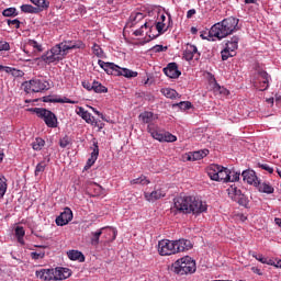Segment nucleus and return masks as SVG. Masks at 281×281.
<instances>
[{
	"instance_id": "nucleus-46",
	"label": "nucleus",
	"mask_w": 281,
	"mask_h": 281,
	"mask_svg": "<svg viewBox=\"0 0 281 281\" xmlns=\"http://www.w3.org/2000/svg\"><path fill=\"white\" fill-rule=\"evenodd\" d=\"M2 14L4 16H19V12H16V8L4 9Z\"/></svg>"
},
{
	"instance_id": "nucleus-11",
	"label": "nucleus",
	"mask_w": 281,
	"mask_h": 281,
	"mask_svg": "<svg viewBox=\"0 0 281 281\" xmlns=\"http://www.w3.org/2000/svg\"><path fill=\"white\" fill-rule=\"evenodd\" d=\"M106 229H109V235L112 234V239H109L108 241H112L117 238V231L115 228L102 227L97 232L91 233L90 243L93 247H98L100 245V236H102V234H104V231Z\"/></svg>"
},
{
	"instance_id": "nucleus-12",
	"label": "nucleus",
	"mask_w": 281,
	"mask_h": 281,
	"mask_svg": "<svg viewBox=\"0 0 281 281\" xmlns=\"http://www.w3.org/2000/svg\"><path fill=\"white\" fill-rule=\"evenodd\" d=\"M269 74L265 70H260L258 72V79L257 82H255V87L259 89V91H267L269 89V80H270Z\"/></svg>"
},
{
	"instance_id": "nucleus-23",
	"label": "nucleus",
	"mask_w": 281,
	"mask_h": 281,
	"mask_svg": "<svg viewBox=\"0 0 281 281\" xmlns=\"http://www.w3.org/2000/svg\"><path fill=\"white\" fill-rule=\"evenodd\" d=\"M209 155H210V150H207V149L193 151L191 155H189L188 160L189 161H199L200 159H203L204 157H207Z\"/></svg>"
},
{
	"instance_id": "nucleus-10",
	"label": "nucleus",
	"mask_w": 281,
	"mask_h": 281,
	"mask_svg": "<svg viewBox=\"0 0 281 281\" xmlns=\"http://www.w3.org/2000/svg\"><path fill=\"white\" fill-rule=\"evenodd\" d=\"M147 131L151 137L158 142H177V136L170 134L169 132L159 130V127H157L155 124H149L147 126Z\"/></svg>"
},
{
	"instance_id": "nucleus-5",
	"label": "nucleus",
	"mask_w": 281,
	"mask_h": 281,
	"mask_svg": "<svg viewBox=\"0 0 281 281\" xmlns=\"http://www.w3.org/2000/svg\"><path fill=\"white\" fill-rule=\"evenodd\" d=\"M98 65L101 69H104L105 74L109 76H124V78H137V71H133L127 68H121L114 63H105L104 60L99 59Z\"/></svg>"
},
{
	"instance_id": "nucleus-17",
	"label": "nucleus",
	"mask_w": 281,
	"mask_h": 281,
	"mask_svg": "<svg viewBox=\"0 0 281 281\" xmlns=\"http://www.w3.org/2000/svg\"><path fill=\"white\" fill-rule=\"evenodd\" d=\"M164 74L167 75L168 78H179L181 76V72L179 70V66L177 63H170L167 65L166 68H164Z\"/></svg>"
},
{
	"instance_id": "nucleus-58",
	"label": "nucleus",
	"mask_w": 281,
	"mask_h": 281,
	"mask_svg": "<svg viewBox=\"0 0 281 281\" xmlns=\"http://www.w3.org/2000/svg\"><path fill=\"white\" fill-rule=\"evenodd\" d=\"M43 102L58 103V98H54V97H52V95H47V97H44Z\"/></svg>"
},
{
	"instance_id": "nucleus-63",
	"label": "nucleus",
	"mask_w": 281,
	"mask_h": 281,
	"mask_svg": "<svg viewBox=\"0 0 281 281\" xmlns=\"http://www.w3.org/2000/svg\"><path fill=\"white\" fill-rule=\"evenodd\" d=\"M91 109H92L93 113H95V115H102V114L100 113V111H98L95 108H91Z\"/></svg>"
},
{
	"instance_id": "nucleus-41",
	"label": "nucleus",
	"mask_w": 281,
	"mask_h": 281,
	"mask_svg": "<svg viewBox=\"0 0 281 281\" xmlns=\"http://www.w3.org/2000/svg\"><path fill=\"white\" fill-rule=\"evenodd\" d=\"M236 203H238L239 205H241L243 207H247L249 205V200L247 199V196H245V194H240V196H238L237 199L234 200Z\"/></svg>"
},
{
	"instance_id": "nucleus-57",
	"label": "nucleus",
	"mask_w": 281,
	"mask_h": 281,
	"mask_svg": "<svg viewBox=\"0 0 281 281\" xmlns=\"http://www.w3.org/2000/svg\"><path fill=\"white\" fill-rule=\"evenodd\" d=\"M82 87L83 89H87V91H93V82H89V81H82Z\"/></svg>"
},
{
	"instance_id": "nucleus-26",
	"label": "nucleus",
	"mask_w": 281,
	"mask_h": 281,
	"mask_svg": "<svg viewBox=\"0 0 281 281\" xmlns=\"http://www.w3.org/2000/svg\"><path fill=\"white\" fill-rule=\"evenodd\" d=\"M222 167L223 166L213 164L207 168V175L212 181H216V178L218 177V172L221 171Z\"/></svg>"
},
{
	"instance_id": "nucleus-20",
	"label": "nucleus",
	"mask_w": 281,
	"mask_h": 281,
	"mask_svg": "<svg viewBox=\"0 0 281 281\" xmlns=\"http://www.w3.org/2000/svg\"><path fill=\"white\" fill-rule=\"evenodd\" d=\"M54 271L55 281L67 280V278H71V270H69L68 268H56Z\"/></svg>"
},
{
	"instance_id": "nucleus-42",
	"label": "nucleus",
	"mask_w": 281,
	"mask_h": 281,
	"mask_svg": "<svg viewBox=\"0 0 281 281\" xmlns=\"http://www.w3.org/2000/svg\"><path fill=\"white\" fill-rule=\"evenodd\" d=\"M214 93H220V95H229V90L225 87H221L220 85H215L213 88Z\"/></svg>"
},
{
	"instance_id": "nucleus-15",
	"label": "nucleus",
	"mask_w": 281,
	"mask_h": 281,
	"mask_svg": "<svg viewBox=\"0 0 281 281\" xmlns=\"http://www.w3.org/2000/svg\"><path fill=\"white\" fill-rule=\"evenodd\" d=\"M201 56V54L199 53V49L196 48V46L192 45V44H188L187 48L183 53V58L187 60H199V57Z\"/></svg>"
},
{
	"instance_id": "nucleus-29",
	"label": "nucleus",
	"mask_w": 281,
	"mask_h": 281,
	"mask_svg": "<svg viewBox=\"0 0 281 281\" xmlns=\"http://www.w3.org/2000/svg\"><path fill=\"white\" fill-rule=\"evenodd\" d=\"M238 41H240V37H238L236 35L233 36L231 38V41H228L226 43V48L229 49L231 52H233V54H234V52H236V49H238Z\"/></svg>"
},
{
	"instance_id": "nucleus-35",
	"label": "nucleus",
	"mask_w": 281,
	"mask_h": 281,
	"mask_svg": "<svg viewBox=\"0 0 281 281\" xmlns=\"http://www.w3.org/2000/svg\"><path fill=\"white\" fill-rule=\"evenodd\" d=\"M5 192H8V179L0 177V199L5 196Z\"/></svg>"
},
{
	"instance_id": "nucleus-43",
	"label": "nucleus",
	"mask_w": 281,
	"mask_h": 281,
	"mask_svg": "<svg viewBox=\"0 0 281 281\" xmlns=\"http://www.w3.org/2000/svg\"><path fill=\"white\" fill-rule=\"evenodd\" d=\"M45 168H47V162L41 161L40 164H37V166L35 167V177H38V175L45 172Z\"/></svg>"
},
{
	"instance_id": "nucleus-62",
	"label": "nucleus",
	"mask_w": 281,
	"mask_h": 281,
	"mask_svg": "<svg viewBox=\"0 0 281 281\" xmlns=\"http://www.w3.org/2000/svg\"><path fill=\"white\" fill-rule=\"evenodd\" d=\"M252 273H256L257 276H262V270H260L258 267L251 268Z\"/></svg>"
},
{
	"instance_id": "nucleus-47",
	"label": "nucleus",
	"mask_w": 281,
	"mask_h": 281,
	"mask_svg": "<svg viewBox=\"0 0 281 281\" xmlns=\"http://www.w3.org/2000/svg\"><path fill=\"white\" fill-rule=\"evenodd\" d=\"M228 183H234V181H238V179H240V172H236V171H228Z\"/></svg>"
},
{
	"instance_id": "nucleus-9",
	"label": "nucleus",
	"mask_w": 281,
	"mask_h": 281,
	"mask_svg": "<svg viewBox=\"0 0 281 281\" xmlns=\"http://www.w3.org/2000/svg\"><path fill=\"white\" fill-rule=\"evenodd\" d=\"M32 4H22L21 11L24 14H41L44 10L49 9V0H30ZM36 5V7H34Z\"/></svg>"
},
{
	"instance_id": "nucleus-6",
	"label": "nucleus",
	"mask_w": 281,
	"mask_h": 281,
	"mask_svg": "<svg viewBox=\"0 0 281 281\" xmlns=\"http://www.w3.org/2000/svg\"><path fill=\"white\" fill-rule=\"evenodd\" d=\"M67 50L63 43L56 44L49 50L41 56V60L46 63V65H52V63H60L67 56Z\"/></svg>"
},
{
	"instance_id": "nucleus-55",
	"label": "nucleus",
	"mask_w": 281,
	"mask_h": 281,
	"mask_svg": "<svg viewBox=\"0 0 281 281\" xmlns=\"http://www.w3.org/2000/svg\"><path fill=\"white\" fill-rule=\"evenodd\" d=\"M179 106L183 111H188V109H192V103L190 101H182L179 103Z\"/></svg>"
},
{
	"instance_id": "nucleus-31",
	"label": "nucleus",
	"mask_w": 281,
	"mask_h": 281,
	"mask_svg": "<svg viewBox=\"0 0 281 281\" xmlns=\"http://www.w3.org/2000/svg\"><path fill=\"white\" fill-rule=\"evenodd\" d=\"M228 196L232 199V201H235L238 196L243 194V191H240L236 186H231L227 189Z\"/></svg>"
},
{
	"instance_id": "nucleus-1",
	"label": "nucleus",
	"mask_w": 281,
	"mask_h": 281,
	"mask_svg": "<svg viewBox=\"0 0 281 281\" xmlns=\"http://www.w3.org/2000/svg\"><path fill=\"white\" fill-rule=\"evenodd\" d=\"M173 207L177 212H180V214H203V212L207 211V204L190 195L175 198Z\"/></svg>"
},
{
	"instance_id": "nucleus-37",
	"label": "nucleus",
	"mask_w": 281,
	"mask_h": 281,
	"mask_svg": "<svg viewBox=\"0 0 281 281\" xmlns=\"http://www.w3.org/2000/svg\"><path fill=\"white\" fill-rule=\"evenodd\" d=\"M150 183V180L146 179V176H140L139 178L131 180V186H148Z\"/></svg>"
},
{
	"instance_id": "nucleus-24",
	"label": "nucleus",
	"mask_w": 281,
	"mask_h": 281,
	"mask_svg": "<svg viewBox=\"0 0 281 281\" xmlns=\"http://www.w3.org/2000/svg\"><path fill=\"white\" fill-rule=\"evenodd\" d=\"M93 150L91 153V157L87 161L86 168H91L95 161H98V156L100 155V147H98V143H93Z\"/></svg>"
},
{
	"instance_id": "nucleus-16",
	"label": "nucleus",
	"mask_w": 281,
	"mask_h": 281,
	"mask_svg": "<svg viewBox=\"0 0 281 281\" xmlns=\"http://www.w3.org/2000/svg\"><path fill=\"white\" fill-rule=\"evenodd\" d=\"M36 278L44 281L56 280V271L54 269H41L35 272Z\"/></svg>"
},
{
	"instance_id": "nucleus-21",
	"label": "nucleus",
	"mask_w": 281,
	"mask_h": 281,
	"mask_svg": "<svg viewBox=\"0 0 281 281\" xmlns=\"http://www.w3.org/2000/svg\"><path fill=\"white\" fill-rule=\"evenodd\" d=\"M64 45L66 53L69 54V49H85V43L82 42H74V41H66L61 42Z\"/></svg>"
},
{
	"instance_id": "nucleus-40",
	"label": "nucleus",
	"mask_w": 281,
	"mask_h": 281,
	"mask_svg": "<svg viewBox=\"0 0 281 281\" xmlns=\"http://www.w3.org/2000/svg\"><path fill=\"white\" fill-rule=\"evenodd\" d=\"M92 53L94 54V56H97V58H103L104 57V50L98 44H93Z\"/></svg>"
},
{
	"instance_id": "nucleus-39",
	"label": "nucleus",
	"mask_w": 281,
	"mask_h": 281,
	"mask_svg": "<svg viewBox=\"0 0 281 281\" xmlns=\"http://www.w3.org/2000/svg\"><path fill=\"white\" fill-rule=\"evenodd\" d=\"M44 146L45 140L43 138H35V140L32 143L33 150H43Z\"/></svg>"
},
{
	"instance_id": "nucleus-14",
	"label": "nucleus",
	"mask_w": 281,
	"mask_h": 281,
	"mask_svg": "<svg viewBox=\"0 0 281 281\" xmlns=\"http://www.w3.org/2000/svg\"><path fill=\"white\" fill-rule=\"evenodd\" d=\"M241 177L244 181H246V183H249V186H255L256 188L260 186V180L258 179V176H256V171L254 170L248 169L243 171Z\"/></svg>"
},
{
	"instance_id": "nucleus-4",
	"label": "nucleus",
	"mask_w": 281,
	"mask_h": 281,
	"mask_svg": "<svg viewBox=\"0 0 281 281\" xmlns=\"http://www.w3.org/2000/svg\"><path fill=\"white\" fill-rule=\"evenodd\" d=\"M171 271L177 276H192L196 273V261L190 256L181 257L171 265Z\"/></svg>"
},
{
	"instance_id": "nucleus-33",
	"label": "nucleus",
	"mask_w": 281,
	"mask_h": 281,
	"mask_svg": "<svg viewBox=\"0 0 281 281\" xmlns=\"http://www.w3.org/2000/svg\"><path fill=\"white\" fill-rule=\"evenodd\" d=\"M161 93H162V95H165V98H169L170 100H175V98H177V95H179L177 90H175L172 88H162Z\"/></svg>"
},
{
	"instance_id": "nucleus-34",
	"label": "nucleus",
	"mask_w": 281,
	"mask_h": 281,
	"mask_svg": "<svg viewBox=\"0 0 281 281\" xmlns=\"http://www.w3.org/2000/svg\"><path fill=\"white\" fill-rule=\"evenodd\" d=\"M172 23V18H170L169 15V24L166 27V23L158 21L156 23V30L158 32V34H164L165 32H168V27H170V24Z\"/></svg>"
},
{
	"instance_id": "nucleus-54",
	"label": "nucleus",
	"mask_w": 281,
	"mask_h": 281,
	"mask_svg": "<svg viewBox=\"0 0 281 281\" xmlns=\"http://www.w3.org/2000/svg\"><path fill=\"white\" fill-rule=\"evenodd\" d=\"M0 52H10V43L0 41Z\"/></svg>"
},
{
	"instance_id": "nucleus-52",
	"label": "nucleus",
	"mask_w": 281,
	"mask_h": 281,
	"mask_svg": "<svg viewBox=\"0 0 281 281\" xmlns=\"http://www.w3.org/2000/svg\"><path fill=\"white\" fill-rule=\"evenodd\" d=\"M32 260H41L45 258V251L31 252Z\"/></svg>"
},
{
	"instance_id": "nucleus-49",
	"label": "nucleus",
	"mask_w": 281,
	"mask_h": 281,
	"mask_svg": "<svg viewBox=\"0 0 281 281\" xmlns=\"http://www.w3.org/2000/svg\"><path fill=\"white\" fill-rule=\"evenodd\" d=\"M57 103L58 104H78V101H74L67 97H64L63 99L57 98Z\"/></svg>"
},
{
	"instance_id": "nucleus-64",
	"label": "nucleus",
	"mask_w": 281,
	"mask_h": 281,
	"mask_svg": "<svg viewBox=\"0 0 281 281\" xmlns=\"http://www.w3.org/2000/svg\"><path fill=\"white\" fill-rule=\"evenodd\" d=\"M166 16L164 14L160 15V22L165 23Z\"/></svg>"
},
{
	"instance_id": "nucleus-18",
	"label": "nucleus",
	"mask_w": 281,
	"mask_h": 281,
	"mask_svg": "<svg viewBox=\"0 0 281 281\" xmlns=\"http://www.w3.org/2000/svg\"><path fill=\"white\" fill-rule=\"evenodd\" d=\"M146 19V15L142 12L133 11L128 18L127 25L130 27H135L137 23H140V21H144Z\"/></svg>"
},
{
	"instance_id": "nucleus-51",
	"label": "nucleus",
	"mask_w": 281,
	"mask_h": 281,
	"mask_svg": "<svg viewBox=\"0 0 281 281\" xmlns=\"http://www.w3.org/2000/svg\"><path fill=\"white\" fill-rule=\"evenodd\" d=\"M7 23L9 27H15V30H19V27H21V21H19V19L7 20Z\"/></svg>"
},
{
	"instance_id": "nucleus-30",
	"label": "nucleus",
	"mask_w": 281,
	"mask_h": 281,
	"mask_svg": "<svg viewBox=\"0 0 281 281\" xmlns=\"http://www.w3.org/2000/svg\"><path fill=\"white\" fill-rule=\"evenodd\" d=\"M139 120L143 124H148V126H150V124H153L154 114L153 112H143L139 114Z\"/></svg>"
},
{
	"instance_id": "nucleus-25",
	"label": "nucleus",
	"mask_w": 281,
	"mask_h": 281,
	"mask_svg": "<svg viewBox=\"0 0 281 281\" xmlns=\"http://www.w3.org/2000/svg\"><path fill=\"white\" fill-rule=\"evenodd\" d=\"M215 181H223L224 183H228L229 181V169L225 167H221Z\"/></svg>"
},
{
	"instance_id": "nucleus-61",
	"label": "nucleus",
	"mask_w": 281,
	"mask_h": 281,
	"mask_svg": "<svg viewBox=\"0 0 281 281\" xmlns=\"http://www.w3.org/2000/svg\"><path fill=\"white\" fill-rule=\"evenodd\" d=\"M194 14H196V10L190 9V10L187 12V19H192V16H194Z\"/></svg>"
},
{
	"instance_id": "nucleus-59",
	"label": "nucleus",
	"mask_w": 281,
	"mask_h": 281,
	"mask_svg": "<svg viewBox=\"0 0 281 281\" xmlns=\"http://www.w3.org/2000/svg\"><path fill=\"white\" fill-rule=\"evenodd\" d=\"M0 71H5L7 74H10L12 71H16V69H13L12 67L0 65Z\"/></svg>"
},
{
	"instance_id": "nucleus-27",
	"label": "nucleus",
	"mask_w": 281,
	"mask_h": 281,
	"mask_svg": "<svg viewBox=\"0 0 281 281\" xmlns=\"http://www.w3.org/2000/svg\"><path fill=\"white\" fill-rule=\"evenodd\" d=\"M14 232L18 243L20 245H25V228H23V226H16Z\"/></svg>"
},
{
	"instance_id": "nucleus-28",
	"label": "nucleus",
	"mask_w": 281,
	"mask_h": 281,
	"mask_svg": "<svg viewBox=\"0 0 281 281\" xmlns=\"http://www.w3.org/2000/svg\"><path fill=\"white\" fill-rule=\"evenodd\" d=\"M69 260H78L79 262H85V255L79 250H70L67 252Z\"/></svg>"
},
{
	"instance_id": "nucleus-50",
	"label": "nucleus",
	"mask_w": 281,
	"mask_h": 281,
	"mask_svg": "<svg viewBox=\"0 0 281 281\" xmlns=\"http://www.w3.org/2000/svg\"><path fill=\"white\" fill-rule=\"evenodd\" d=\"M30 47H33V49H36V52H43V45L38 44V42L34 40L29 41Z\"/></svg>"
},
{
	"instance_id": "nucleus-56",
	"label": "nucleus",
	"mask_w": 281,
	"mask_h": 281,
	"mask_svg": "<svg viewBox=\"0 0 281 281\" xmlns=\"http://www.w3.org/2000/svg\"><path fill=\"white\" fill-rule=\"evenodd\" d=\"M259 168H261L262 170H266L267 172H269L270 175H273V168L270 167L267 164H259Z\"/></svg>"
},
{
	"instance_id": "nucleus-60",
	"label": "nucleus",
	"mask_w": 281,
	"mask_h": 281,
	"mask_svg": "<svg viewBox=\"0 0 281 281\" xmlns=\"http://www.w3.org/2000/svg\"><path fill=\"white\" fill-rule=\"evenodd\" d=\"M166 49H168V47L164 46V45H156V46H154V52H157V53L166 52Z\"/></svg>"
},
{
	"instance_id": "nucleus-13",
	"label": "nucleus",
	"mask_w": 281,
	"mask_h": 281,
	"mask_svg": "<svg viewBox=\"0 0 281 281\" xmlns=\"http://www.w3.org/2000/svg\"><path fill=\"white\" fill-rule=\"evenodd\" d=\"M74 220V212H71V209L66 207L64 209V212L60 213L59 216L56 217V225L59 227H63L65 225H68L70 221Z\"/></svg>"
},
{
	"instance_id": "nucleus-32",
	"label": "nucleus",
	"mask_w": 281,
	"mask_h": 281,
	"mask_svg": "<svg viewBox=\"0 0 281 281\" xmlns=\"http://www.w3.org/2000/svg\"><path fill=\"white\" fill-rule=\"evenodd\" d=\"M257 187L259 188V192H263L265 194H273V192H276V189L267 182L260 183L259 181V186Z\"/></svg>"
},
{
	"instance_id": "nucleus-8",
	"label": "nucleus",
	"mask_w": 281,
	"mask_h": 281,
	"mask_svg": "<svg viewBox=\"0 0 281 281\" xmlns=\"http://www.w3.org/2000/svg\"><path fill=\"white\" fill-rule=\"evenodd\" d=\"M23 87L26 93H41V91H47V89H49V81L45 79L33 78L30 81H25Z\"/></svg>"
},
{
	"instance_id": "nucleus-7",
	"label": "nucleus",
	"mask_w": 281,
	"mask_h": 281,
	"mask_svg": "<svg viewBox=\"0 0 281 281\" xmlns=\"http://www.w3.org/2000/svg\"><path fill=\"white\" fill-rule=\"evenodd\" d=\"M33 113L43 120L48 128H58V116L54 112L45 108H34Z\"/></svg>"
},
{
	"instance_id": "nucleus-36",
	"label": "nucleus",
	"mask_w": 281,
	"mask_h": 281,
	"mask_svg": "<svg viewBox=\"0 0 281 281\" xmlns=\"http://www.w3.org/2000/svg\"><path fill=\"white\" fill-rule=\"evenodd\" d=\"M94 93H108L109 89L104 87L102 83L99 81H93V89Z\"/></svg>"
},
{
	"instance_id": "nucleus-38",
	"label": "nucleus",
	"mask_w": 281,
	"mask_h": 281,
	"mask_svg": "<svg viewBox=\"0 0 281 281\" xmlns=\"http://www.w3.org/2000/svg\"><path fill=\"white\" fill-rule=\"evenodd\" d=\"M252 258L261 262V265H273V260L265 258L262 255H258L256 252H252Z\"/></svg>"
},
{
	"instance_id": "nucleus-2",
	"label": "nucleus",
	"mask_w": 281,
	"mask_h": 281,
	"mask_svg": "<svg viewBox=\"0 0 281 281\" xmlns=\"http://www.w3.org/2000/svg\"><path fill=\"white\" fill-rule=\"evenodd\" d=\"M238 23H240V20L234 16H228L223 21L215 23L209 31V36L218 38V41L227 38V36L234 34V32H238Z\"/></svg>"
},
{
	"instance_id": "nucleus-53",
	"label": "nucleus",
	"mask_w": 281,
	"mask_h": 281,
	"mask_svg": "<svg viewBox=\"0 0 281 281\" xmlns=\"http://www.w3.org/2000/svg\"><path fill=\"white\" fill-rule=\"evenodd\" d=\"M69 144H70L69 136H65L61 139H59L60 148H67Z\"/></svg>"
},
{
	"instance_id": "nucleus-48",
	"label": "nucleus",
	"mask_w": 281,
	"mask_h": 281,
	"mask_svg": "<svg viewBox=\"0 0 281 281\" xmlns=\"http://www.w3.org/2000/svg\"><path fill=\"white\" fill-rule=\"evenodd\" d=\"M90 190H94V194L97 196H100V194H102V187L95 182H91L90 183Z\"/></svg>"
},
{
	"instance_id": "nucleus-3",
	"label": "nucleus",
	"mask_w": 281,
	"mask_h": 281,
	"mask_svg": "<svg viewBox=\"0 0 281 281\" xmlns=\"http://www.w3.org/2000/svg\"><path fill=\"white\" fill-rule=\"evenodd\" d=\"M190 249H192V241H190V239H161L158 243L159 256H175V254L190 251Z\"/></svg>"
},
{
	"instance_id": "nucleus-45",
	"label": "nucleus",
	"mask_w": 281,
	"mask_h": 281,
	"mask_svg": "<svg viewBox=\"0 0 281 281\" xmlns=\"http://www.w3.org/2000/svg\"><path fill=\"white\" fill-rule=\"evenodd\" d=\"M234 56H236V54H234V52H232L231 49H227V47L222 50V60H228Z\"/></svg>"
},
{
	"instance_id": "nucleus-44",
	"label": "nucleus",
	"mask_w": 281,
	"mask_h": 281,
	"mask_svg": "<svg viewBox=\"0 0 281 281\" xmlns=\"http://www.w3.org/2000/svg\"><path fill=\"white\" fill-rule=\"evenodd\" d=\"M148 27L151 30L153 26L148 24V22H145L138 30L134 31V36H143L144 35V29L148 30Z\"/></svg>"
},
{
	"instance_id": "nucleus-22",
	"label": "nucleus",
	"mask_w": 281,
	"mask_h": 281,
	"mask_svg": "<svg viewBox=\"0 0 281 281\" xmlns=\"http://www.w3.org/2000/svg\"><path fill=\"white\" fill-rule=\"evenodd\" d=\"M144 196L146 201L150 202V201H157L159 199H164V196H166V193L161 189H158L153 191L151 193L145 192Z\"/></svg>"
},
{
	"instance_id": "nucleus-19",
	"label": "nucleus",
	"mask_w": 281,
	"mask_h": 281,
	"mask_svg": "<svg viewBox=\"0 0 281 281\" xmlns=\"http://www.w3.org/2000/svg\"><path fill=\"white\" fill-rule=\"evenodd\" d=\"M76 113L77 115H79V117L83 119L87 124L93 125L95 123V119L93 117V115L89 113V111L85 110V108L79 106Z\"/></svg>"
}]
</instances>
